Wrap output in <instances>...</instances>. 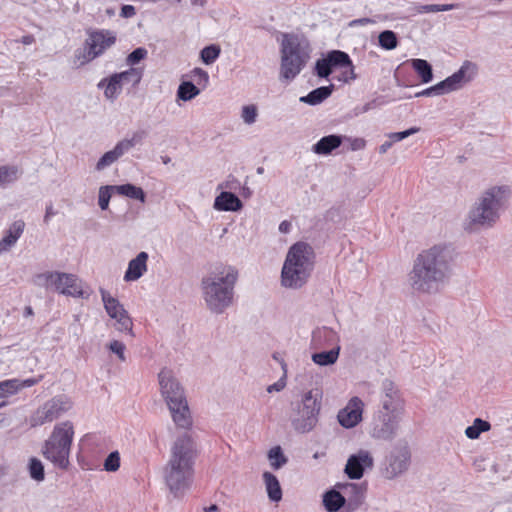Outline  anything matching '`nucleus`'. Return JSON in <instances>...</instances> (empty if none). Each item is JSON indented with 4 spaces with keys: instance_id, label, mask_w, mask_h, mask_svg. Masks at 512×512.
I'll return each mask as SVG.
<instances>
[{
    "instance_id": "1",
    "label": "nucleus",
    "mask_w": 512,
    "mask_h": 512,
    "mask_svg": "<svg viewBox=\"0 0 512 512\" xmlns=\"http://www.w3.org/2000/svg\"><path fill=\"white\" fill-rule=\"evenodd\" d=\"M454 250L448 245H434L417 255L408 274V284L417 294H435L452 273Z\"/></svg>"
},
{
    "instance_id": "2",
    "label": "nucleus",
    "mask_w": 512,
    "mask_h": 512,
    "mask_svg": "<svg viewBox=\"0 0 512 512\" xmlns=\"http://www.w3.org/2000/svg\"><path fill=\"white\" fill-rule=\"evenodd\" d=\"M197 457L193 438L184 433L176 438L171 447L170 458L164 467V480L175 496L187 490L193 481Z\"/></svg>"
},
{
    "instance_id": "3",
    "label": "nucleus",
    "mask_w": 512,
    "mask_h": 512,
    "mask_svg": "<svg viewBox=\"0 0 512 512\" xmlns=\"http://www.w3.org/2000/svg\"><path fill=\"white\" fill-rule=\"evenodd\" d=\"M238 277V270L231 265L218 266L202 277V297L210 312L222 314L233 305Z\"/></svg>"
},
{
    "instance_id": "4",
    "label": "nucleus",
    "mask_w": 512,
    "mask_h": 512,
    "mask_svg": "<svg viewBox=\"0 0 512 512\" xmlns=\"http://www.w3.org/2000/svg\"><path fill=\"white\" fill-rule=\"evenodd\" d=\"M314 266L313 248L305 242L293 244L289 248L282 266L281 285L287 289H301L308 283Z\"/></svg>"
},
{
    "instance_id": "5",
    "label": "nucleus",
    "mask_w": 512,
    "mask_h": 512,
    "mask_svg": "<svg viewBox=\"0 0 512 512\" xmlns=\"http://www.w3.org/2000/svg\"><path fill=\"white\" fill-rule=\"evenodd\" d=\"M511 191L508 186H493L486 189L475 202L468 214L469 226L492 227L506 206Z\"/></svg>"
},
{
    "instance_id": "6",
    "label": "nucleus",
    "mask_w": 512,
    "mask_h": 512,
    "mask_svg": "<svg viewBox=\"0 0 512 512\" xmlns=\"http://www.w3.org/2000/svg\"><path fill=\"white\" fill-rule=\"evenodd\" d=\"M158 379L161 394L168 405L173 422L179 428H189L192 425V418L183 387L168 369H162Z\"/></svg>"
},
{
    "instance_id": "7",
    "label": "nucleus",
    "mask_w": 512,
    "mask_h": 512,
    "mask_svg": "<svg viewBox=\"0 0 512 512\" xmlns=\"http://www.w3.org/2000/svg\"><path fill=\"white\" fill-rule=\"evenodd\" d=\"M322 399V390L312 388L303 392L300 398L292 403L290 421L292 428L297 433H309L317 426L322 409Z\"/></svg>"
},
{
    "instance_id": "8",
    "label": "nucleus",
    "mask_w": 512,
    "mask_h": 512,
    "mask_svg": "<svg viewBox=\"0 0 512 512\" xmlns=\"http://www.w3.org/2000/svg\"><path fill=\"white\" fill-rule=\"evenodd\" d=\"M280 52V78L291 81L300 74L310 59V47L297 35L283 34Z\"/></svg>"
},
{
    "instance_id": "9",
    "label": "nucleus",
    "mask_w": 512,
    "mask_h": 512,
    "mask_svg": "<svg viewBox=\"0 0 512 512\" xmlns=\"http://www.w3.org/2000/svg\"><path fill=\"white\" fill-rule=\"evenodd\" d=\"M74 437L73 424L64 421L54 426L49 438L42 447L43 456L54 466L66 470L70 464L69 456Z\"/></svg>"
},
{
    "instance_id": "10",
    "label": "nucleus",
    "mask_w": 512,
    "mask_h": 512,
    "mask_svg": "<svg viewBox=\"0 0 512 512\" xmlns=\"http://www.w3.org/2000/svg\"><path fill=\"white\" fill-rule=\"evenodd\" d=\"M477 74L476 64L465 61L462 66L447 77L443 81L437 83L434 86L426 88L415 94V97L432 96V95H444L453 91L461 89L466 83L470 82Z\"/></svg>"
},
{
    "instance_id": "11",
    "label": "nucleus",
    "mask_w": 512,
    "mask_h": 512,
    "mask_svg": "<svg viewBox=\"0 0 512 512\" xmlns=\"http://www.w3.org/2000/svg\"><path fill=\"white\" fill-rule=\"evenodd\" d=\"M115 42L116 35L110 30H87L83 51H76L75 57L79 60L80 65L86 64L101 56Z\"/></svg>"
},
{
    "instance_id": "12",
    "label": "nucleus",
    "mask_w": 512,
    "mask_h": 512,
    "mask_svg": "<svg viewBox=\"0 0 512 512\" xmlns=\"http://www.w3.org/2000/svg\"><path fill=\"white\" fill-rule=\"evenodd\" d=\"M39 283L53 288L60 294L75 298H88L89 294L82 289L81 281L74 274L63 272H46L37 276Z\"/></svg>"
},
{
    "instance_id": "13",
    "label": "nucleus",
    "mask_w": 512,
    "mask_h": 512,
    "mask_svg": "<svg viewBox=\"0 0 512 512\" xmlns=\"http://www.w3.org/2000/svg\"><path fill=\"white\" fill-rule=\"evenodd\" d=\"M402 417L375 410L368 427L369 435L376 440L392 441L398 432Z\"/></svg>"
},
{
    "instance_id": "14",
    "label": "nucleus",
    "mask_w": 512,
    "mask_h": 512,
    "mask_svg": "<svg viewBox=\"0 0 512 512\" xmlns=\"http://www.w3.org/2000/svg\"><path fill=\"white\" fill-rule=\"evenodd\" d=\"M378 411L403 417L405 400L398 386L389 378L383 379L380 386Z\"/></svg>"
},
{
    "instance_id": "15",
    "label": "nucleus",
    "mask_w": 512,
    "mask_h": 512,
    "mask_svg": "<svg viewBox=\"0 0 512 512\" xmlns=\"http://www.w3.org/2000/svg\"><path fill=\"white\" fill-rule=\"evenodd\" d=\"M71 407L72 403L66 396H55L46 401L30 416V425L37 427L52 422L70 410Z\"/></svg>"
},
{
    "instance_id": "16",
    "label": "nucleus",
    "mask_w": 512,
    "mask_h": 512,
    "mask_svg": "<svg viewBox=\"0 0 512 512\" xmlns=\"http://www.w3.org/2000/svg\"><path fill=\"white\" fill-rule=\"evenodd\" d=\"M99 292L106 313L115 320V328L133 337V321L124 306L104 288H100Z\"/></svg>"
},
{
    "instance_id": "17",
    "label": "nucleus",
    "mask_w": 512,
    "mask_h": 512,
    "mask_svg": "<svg viewBox=\"0 0 512 512\" xmlns=\"http://www.w3.org/2000/svg\"><path fill=\"white\" fill-rule=\"evenodd\" d=\"M410 464V451L408 447H398L393 449L386 457L381 469L384 478L388 480L395 479L403 474Z\"/></svg>"
},
{
    "instance_id": "18",
    "label": "nucleus",
    "mask_w": 512,
    "mask_h": 512,
    "mask_svg": "<svg viewBox=\"0 0 512 512\" xmlns=\"http://www.w3.org/2000/svg\"><path fill=\"white\" fill-rule=\"evenodd\" d=\"M374 466V458L368 450L360 449L350 455L344 468V473L351 480H359L367 469Z\"/></svg>"
},
{
    "instance_id": "19",
    "label": "nucleus",
    "mask_w": 512,
    "mask_h": 512,
    "mask_svg": "<svg viewBox=\"0 0 512 512\" xmlns=\"http://www.w3.org/2000/svg\"><path fill=\"white\" fill-rule=\"evenodd\" d=\"M363 408L364 402L359 397H353L346 407L338 412V422L345 428L355 427L362 420Z\"/></svg>"
},
{
    "instance_id": "20",
    "label": "nucleus",
    "mask_w": 512,
    "mask_h": 512,
    "mask_svg": "<svg viewBox=\"0 0 512 512\" xmlns=\"http://www.w3.org/2000/svg\"><path fill=\"white\" fill-rule=\"evenodd\" d=\"M336 488L341 490L347 499V512H354L362 506L367 490L366 484L352 482L337 483Z\"/></svg>"
},
{
    "instance_id": "21",
    "label": "nucleus",
    "mask_w": 512,
    "mask_h": 512,
    "mask_svg": "<svg viewBox=\"0 0 512 512\" xmlns=\"http://www.w3.org/2000/svg\"><path fill=\"white\" fill-rule=\"evenodd\" d=\"M326 57L333 69L349 68V76H345V81L348 79H356V74L354 73V65L350 56L346 52L341 50H332L326 54ZM344 75H347V72H345Z\"/></svg>"
},
{
    "instance_id": "22",
    "label": "nucleus",
    "mask_w": 512,
    "mask_h": 512,
    "mask_svg": "<svg viewBox=\"0 0 512 512\" xmlns=\"http://www.w3.org/2000/svg\"><path fill=\"white\" fill-rule=\"evenodd\" d=\"M147 252H140L134 259L128 263V268L124 274V280L127 282L136 281L147 271Z\"/></svg>"
},
{
    "instance_id": "23",
    "label": "nucleus",
    "mask_w": 512,
    "mask_h": 512,
    "mask_svg": "<svg viewBox=\"0 0 512 512\" xmlns=\"http://www.w3.org/2000/svg\"><path fill=\"white\" fill-rule=\"evenodd\" d=\"M98 89L104 91V96L109 101H115L122 92L123 84L116 73L101 79L97 84Z\"/></svg>"
},
{
    "instance_id": "24",
    "label": "nucleus",
    "mask_w": 512,
    "mask_h": 512,
    "mask_svg": "<svg viewBox=\"0 0 512 512\" xmlns=\"http://www.w3.org/2000/svg\"><path fill=\"white\" fill-rule=\"evenodd\" d=\"M243 207L242 201L237 195L232 192L222 191L216 196L213 208L217 211H232L236 212Z\"/></svg>"
},
{
    "instance_id": "25",
    "label": "nucleus",
    "mask_w": 512,
    "mask_h": 512,
    "mask_svg": "<svg viewBox=\"0 0 512 512\" xmlns=\"http://www.w3.org/2000/svg\"><path fill=\"white\" fill-rule=\"evenodd\" d=\"M322 503L327 512H338L342 508L347 509V499L336 486L323 494Z\"/></svg>"
},
{
    "instance_id": "26",
    "label": "nucleus",
    "mask_w": 512,
    "mask_h": 512,
    "mask_svg": "<svg viewBox=\"0 0 512 512\" xmlns=\"http://www.w3.org/2000/svg\"><path fill=\"white\" fill-rule=\"evenodd\" d=\"M345 139L346 136L336 134L324 136L312 146V151L318 155H328L339 148Z\"/></svg>"
},
{
    "instance_id": "27",
    "label": "nucleus",
    "mask_w": 512,
    "mask_h": 512,
    "mask_svg": "<svg viewBox=\"0 0 512 512\" xmlns=\"http://www.w3.org/2000/svg\"><path fill=\"white\" fill-rule=\"evenodd\" d=\"M24 228L25 222L23 220H16L10 225L9 229L6 231V235L0 241V253L8 251L15 245L23 234Z\"/></svg>"
},
{
    "instance_id": "28",
    "label": "nucleus",
    "mask_w": 512,
    "mask_h": 512,
    "mask_svg": "<svg viewBox=\"0 0 512 512\" xmlns=\"http://www.w3.org/2000/svg\"><path fill=\"white\" fill-rule=\"evenodd\" d=\"M334 86L331 84L329 86H321L318 87L307 95L300 97V102L306 103L309 105H318L326 100L333 92Z\"/></svg>"
},
{
    "instance_id": "29",
    "label": "nucleus",
    "mask_w": 512,
    "mask_h": 512,
    "mask_svg": "<svg viewBox=\"0 0 512 512\" xmlns=\"http://www.w3.org/2000/svg\"><path fill=\"white\" fill-rule=\"evenodd\" d=\"M124 154H126L125 150L121 146V144L118 142L114 148L110 151H107L104 153L101 158L96 163L95 169L97 171H102L105 168L111 166L113 163H115L119 158H121Z\"/></svg>"
},
{
    "instance_id": "30",
    "label": "nucleus",
    "mask_w": 512,
    "mask_h": 512,
    "mask_svg": "<svg viewBox=\"0 0 512 512\" xmlns=\"http://www.w3.org/2000/svg\"><path fill=\"white\" fill-rule=\"evenodd\" d=\"M263 479L268 498L273 502H279L282 499V489L277 477L270 472H264Z\"/></svg>"
},
{
    "instance_id": "31",
    "label": "nucleus",
    "mask_w": 512,
    "mask_h": 512,
    "mask_svg": "<svg viewBox=\"0 0 512 512\" xmlns=\"http://www.w3.org/2000/svg\"><path fill=\"white\" fill-rule=\"evenodd\" d=\"M21 174V169L16 165L0 166V188H6L13 184L19 179Z\"/></svg>"
},
{
    "instance_id": "32",
    "label": "nucleus",
    "mask_w": 512,
    "mask_h": 512,
    "mask_svg": "<svg viewBox=\"0 0 512 512\" xmlns=\"http://www.w3.org/2000/svg\"><path fill=\"white\" fill-rule=\"evenodd\" d=\"M339 354L340 346H336L335 348L329 351L313 353L311 358L312 361L319 366H331L337 362Z\"/></svg>"
},
{
    "instance_id": "33",
    "label": "nucleus",
    "mask_w": 512,
    "mask_h": 512,
    "mask_svg": "<svg viewBox=\"0 0 512 512\" xmlns=\"http://www.w3.org/2000/svg\"><path fill=\"white\" fill-rule=\"evenodd\" d=\"M116 193L126 196L130 199L138 200L141 203L146 201V194L141 187L127 183L122 185H115Z\"/></svg>"
},
{
    "instance_id": "34",
    "label": "nucleus",
    "mask_w": 512,
    "mask_h": 512,
    "mask_svg": "<svg viewBox=\"0 0 512 512\" xmlns=\"http://www.w3.org/2000/svg\"><path fill=\"white\" fill-rule=\"evenodd\" d=\"M122 84H131L132 87H137L143 77V69L138 67H130L129 69L116 73Z\"/></svg>"
},
{
    "instance_id": "35",
    "label": "nucleus",
    "mask_w": 512,
    "mask_h": 512,
    "mask_svg": "<svg viewBox=\"0 0 512 512\" xmlns=\"http://www.w3.org/2000/svg\"><path fill=\"white\" fill-rule=\"evenodd\" d=\"M412 67L423 83H429L433 79L432 66L424 59H413Z\"/></svg>"
},
{
    "instance_id": "36",
    "label": "nucleus",
    "mask_w": 512,
    "mask_h": 512,
    "mask_svg": "<svg viewBox=\"0 0 512 512\" xmlns=\"http://www.w3.org/2000/svg\"><path fill=\"white\" fill-rule=\"evenodd\" d=\"M200 94V89L191 81L182 82L177 89V97L182 101H190Z\"/></svg>"
},
{
    "instance_id": "37",
    "label": "nucleus",
    "mask_w": 512,
    "mask_h": 512,
    "mask_svg": "<svg viewBox=\"0 0 512 512\" xmlns=\"http://www.w3.org/2000/svg\"><path fill=\"white\" fill-rule=\"evenodd\" d=\"M378 44L384 50L397 48L399 40L397 34L392 30H384L378 35Z\"/></svg>"
},
{
    "instance_id": "38",
    "label": "nucleus",
    "mask_w": 512,
    "mask_h": 512,
    "mask_svg": "<svg viewBox=\"0 0 512 512\" xmlns=\"http://www.w3.org/2000/svg\"><path fill=\"white\" fill-rule=\"evenodd\" d=\"M491 425L489 422L476 418L471 426H468L465 430V435L469 439H477L482 432L490 430Z\"/></svg>"
},
{
    "instance_id": "39",
    "label": "nucleus",
    "mask_w": 512,
    "mask_h": 512,
    "mask_svg": "<svg viewBox=\"0 0 512 512\" xmlns=\"http://www.w3.org/2000/svg\"><path fill=\"white\" fill-rule=\"evenodd\" d=\"M28 472L30 477L37 482H42L45 479L44 465L36 457L29 459Z\"/></svg>"
},
{
    "instance_id": "40",
    "label": "nucleus",
    "mask_w": 512,
    "mask_h": 512,
    "mask_svg": "<svg viewBox=\"0 0 512 512\" xmlns=\"http://www.w3.org/2000/svg\"><path fill=\"white\" fill-rule=\"evenodd\" d=\"M147 132L145 130H137L132 133L130 138H125L119 141L125 152H129L133 147L142 143L146 138Z\"/></svg>"
},
{
    "instance_id": "41",
    "label": "nucleus",
    "mask_w": 512,
    "mask_h": 512,
    "mask_svg": "<svg viewBox=\"0 0 512 512\" xmlns=\"http://www.w3.org/2000/svg\"><path fill=\"white\" fill-rule=\"evenodd\" d=\"M268 459L274 469H280L288 461L280 446H275L269 450Z\"/></svg>"
},
{
    "instance_id": "42",
    "label": "nucleus",
    "mask_w": 512,
    "mask_h": 512,
    "mask_svg": "<svg viewBox=\"0 0 512 512\" xmlns=\"http://www.w3.org/2000/svg\"><path fill=\"white\" fill-rule=\"evenodd\" d=\"M113 192H116L115 185H104L98 191V205L101 210H107Z\"/></svg>"
},
{
    "instance_id": "43",
    "label": "nucleus",
    "mask_w": 512,
    "mask_h": 512,
    "mask_svg": "<svg viewBox=\"0 0 512 512\" xmlns=\"http://www.w3.org/2000/svg\"><path fill=\"white\" fill-rule=\"evenodd\" d=\"M221 49L216 44L204 47L200 52V58L206 65H210L219 57Z\"/></svg>"
},
{
    "instance_id": "44",
    "label": "nucleus",
    "mask_w": 512,
    "mask_h": 512,
    "mask_svg": "<svg viewBox=\"0 0 512 512\" xmlns=\"http://www.w3.org/2000/svg\"><path fill=\"white\" fill-rule=\"evenodd\" d=\"M19 390V379H9L0 382V398L16 394Z\"/></svg>"
},
{
    "instance_id": "45",
    "label": "nucleus",
    "mask_w": 512,
    "mask_h": 512,
    "mask_svg": "<svg viewBox=\"0 0 512 512\" xmlns=\"http://www.w3.org/2000/svg\"><path fill=\"white\" fill-rule=\"evenodd\" d=\"M315 71L320 78H328L331 75L333 68L326 56L316 61Z\"/></svg>"
},
{
    "instance_id": "46",
    "label": "nucleus",
    "mask_w": 512,
    "mask_h": 512,
    "mask_svg": "<svg viewBox=\"0 0 512 512\" xmlns=\"http://www.w3.org/2000/svg\"><path fill=\"white\" fill-rule=\"evenodd\" d=\"M281 368L283 370L282 376L279 378V380L272 385H269L267 387V392H280L282 391L286 386V378H287V364L284 360L280 361Z\"/></svg>"
},
{
    "instance_id": "47",
    "label": "nucleus",
    "mask_w": 512,
    "mask_h": 512,
    "mask_svg": "<svg viewBox=\"0 0 512 512\" xmlns=\"http://www.w3.org/2000/svg\"><path fill=\"white\" fill-rule=\"evenodd\" d=\"M457 4H429L420 7L419 12L421 13H435L442 11H450L456 9Z\"/></svg>"
},
{
    "instance_id": "48",
    "label": "nucleus",
    "mask_w": 512,
    "mask_h": 512,
    "mask_svg": "<svg viewBox=\"0 0 512 512\" xmlns=\"http://www.w3.org/2000/svg\"><path fill=\"white\" fill-rule=\"evenodd\" d=\"M147 50L143 47L134 49L126 58V64L130 67L137 65L147 57Z\"/></svg>"
},
{
    "instance_id": "49",
    "label": "nucleus",
    "mask_w": 512,
    "mask_h": 512,
    "mask_svg": "<svg viewBox=\"0 0 512 512\" xmlns=\"http://www.w3.org/2000/svg\"><path fill=\"white\" fill-rule=\"evenodd\" d=\"M120 467V454L118 451L111 452L104 461V470L115 472Z\"/></svg>"
},
{
    "instance_id": "50",
    "label": "nucleus",
    "mask_w": 512,
    "mask_h": 512,
    "mask_svg": "<svg viewBox=\"0 0 512 512\" xmlns=\"http://www.w3.org/2000/svg\"><path fill=\"white\" fill-rule=\"evenodd\" d=\"M244 123L251 125L255 123L257 118V107L255 105H246L242 108L241 115Z\"/></svg>"
},
{
    "instance_id": "51",
    "label": "nucleus",
    "mask_w": 512,
    "mask_h": 512,
    "mask_svg": "<svg viewBox=\"0 0 512 512\" xmlns=\"http://www.w3.org/2000/svg\"><path fill=\"white\" fill-rule=\"evenodd\" d=\"M107 347L112 353L117 355V357L119 358L120 361H122V362L126 361V355H125L126 346L124 343H122L121 341H118V340H112L108 344Z\"/></svg>"
},
{
    "instance_id": "52",
    "label": "nucleus",
    "mask_w": 512,
    "mask_h": 512,
    "mask_svg": "<svg viewBox=\"0 0 512 512\" xmlns=\"http://www.w3.org/2000/svg\"><path fill=\"white\" fill-rule=\"evenodd\" d=\"M420 128L419 127H411L405 131H401V132H393V133H390L388 135L389 139H391L394 142H398V141H402L404 140L405 138L419 132Z\"/></svg>"
},
{
    "instance_id": "53",
    "label": "nucleus",
    "mask_w": 512,
    "mask_h": 512,
    "mask_svg": "<svg viewBox=\"0 0 512 512\" xmlns=\"http://www.w3.org/2000/svg\"><path fill=\"white\" fill-rule=\"evenodd\" d=\"M192 76L197 84L202 85L203 87H205L209 82V75L202 68H194L192 70Z\"/></svg>"
},
{
    "instance_id": "54",
    "label": "nucleus",
    "mask_w": 512,
    "mask_h": 512,
    "mask_svg": "<svg viewBox=\"0 0 512 512\" xmlns=\"http://www.w3.org/2000/svg\"><path fill=\"white\" fill-rule=\"evenodd\" d=\"M317 337H325L328 339L338 338L336 332L333 329L328 328V327H323V328L315 331L313 333V339H316Z\"/></svg>"
},
{
    "instance_id": "55",
    "label": "nucleus",
    "mask_w": 512,
    "mask_h": 512,
    "mask_svg": "<svg viewBox=\"0 0 512 512\" xmlns=\"http://www.w3.org/2000/svg\"><path fill=\"white\" fill-rule=\"evenodd\" d=\"M377 20L373 18H359L349 22L350 27L364 26L367 24H376Z\"/></svg>"
},
{
    "instance_id": "56",
    "label": "nucleus",
    "mask_w": 512,
    "mask_h": 512,
    "mask_svg": "<svg viewBox=\"0 0 512 512\" xmlns=\"http://www.w3.org/2000/svg\"><path fill=\"white\" fill-rule=\"evenodd\" d=\"M120 15L123 18H131L136 15V9L132 5H123Z\"/></svg>"
},
{
    "instance_id": "57",
    "label": "nucleus",
    "mask_w": 512,
    "mask_h": 512,
    "mask_svg": "<svg viewBox=\"0 0 512 512\" xmlns=\"http://www.w3.org/2000/svg\"><path fill=\"white\" fill-rule=\"evenodd\" d=\"M57 214V211L54 210L52 203L48 204L45 209V215L43 221L45 224H48L52 217Z\"/></svg>"
},
{
    "instance_id": "58",
    "label": "nucleus",
    "mask_w": 512,
    "mask_h": 512,
    "mask_svg": "<svg viewBox=\"0 0 512 512\" xmlns=\"http://www.w3.org/2000/svg\"><path fill=\"white\" fill-rule=\"evenodd\" d=\"M347 140L351 141V149L353 151L361 150V149H363L365 147V140L362 139V138L350 139V138L347 137Z\"/></svg>"
},
{
    "instance_id": "59",
    "label": "nucleus",
    "mask_w": 512,
    "mask_h": 512,
    "mask_svg": "<svg viewBox=\"0 0 512 512\" xmlns=\"http://www.w3.org/2000/svg\"><path fill=\"white\" fill-rule=\"evenodd\" d=\"M39 382V379L29 378L25 380H19L20 390L26 387H31Z\"/></svg>"
},
{
    "instance_id": "60",
    "label": "nucleus",
    "mask_w": 512,
    "mask_h": 512,
    "mask_svg": "<svg viewBox=\"0 0 512 512\" xmlns=\"http://www.w3.org/2000/svg\"><path fill=\"white\" fill-rule=\"evenodd\" d=\"M393 145V141L390 139L389 141H385L383 144L379 147V152L381 154L386 153Z\"/></svg>"
},
{
    "instance_id": "61",
    "label": "nucleus",
    "mask_w": 512,
    "mask_h": 512,
    "mask_svg": "<svg viewBox=\"0 0 512 512\" xmlns=\"http://www.w3.org/2000/svg\"><path fill=\"white\" fill-rule=\"evenodd\" d=\"M290 227H291V224H290L288 221H283V222H281V223H280V225H279V230H280L282 233H287V232H289Z\"/></svg>"
},
{
    "instance_id": "62",
    "label": "nucleus",
    "mask_w": 512,
    "mask_h": 512,
    "mask_svg": "<svg viewBox=\"0 0 512 512\" xmlns=\"http://www.w3.org/2000/svg\"><path fill=\"white\" fill-rule=\"evenodd\" d=\"M34 36L32 35H26V36H23L22 39H21V42L25 45H30L34 42Z\"/></svg>"
},
{
    "instance_id": "63",
    "label": "nucleus",
    "mask_w": 512,
    "mask_h": 512,
    "mask_svg": "<svg viewBox=\"0 0 512 512\" xmlns=\"http://www.w3.org/2000/svg\"><path fill=\"white\" fill-rule=\"evenodd\" d=\"M219 508L217 505H211L210 507L205 509V512H218Z\"/></svg>"
},
{
    "instance_id": "64",
    "label": "nucleus",
    "mask_w": 512,
    "mask_h": 512,
    "mask_svg": "<svg viewBox=\"0 0 512 512\" xmlns=\"http://www.w3.org/2000/svg\"><path fill=\"white\" fill-rule=\"evenodd\" d=\"M24 315H25L26 317H27V316H32V315H33V309H32V307H30V306L25 307Z\"/></svg>"
}]
</instances>
